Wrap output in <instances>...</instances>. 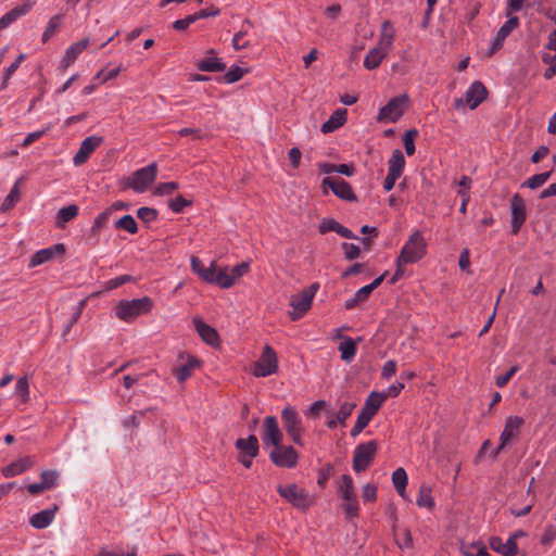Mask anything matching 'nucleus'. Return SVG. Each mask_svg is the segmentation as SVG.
I'll list each match as a JSON object with an SVG mask.
<instances>
[{
    "mask_svg": "<svg viewBox=\"0 0 556 556\" xmlns=\"http://www.w3.org/2000/svg\"><path fill=\"white\" fill-rule=\"evenodd\" d=\"M394 40V26L390 21H384L381 25L377 46L371 48L364 58V67L369 71L379 67L392 49Z\"/></svg>",
    "mask_w": 556,
    "mask_h": 556,
    "instance_id": "1",
    "label": "nucleus"
},
{
    "mask_svg": "<svg viewBox=\"0 0 556 556\" xmlns=\"http://www.w3.org/2000/svg\"><path fill=\"white\" fill-rule=\"evenodd\" d=\"M153 302L149 296L132 300H121L115 306V315L125 323H131L137 317L151 312Z\"/></svg>",
    "mask_w": 556,
    "mask_h": 556,
    "instance_id": "2",
    "label": "nucleus"
},
{
    "mask_svg": "<svg viewBox=\"0 0 556 556\" xmlns=\"http://www.w3.org/2000/svg\"><path fill=\"white\" fill-rule=\"evenodd\" d=\"M427 253V242L419 230L414 231L399 254V263H417Z\"/></svg>",
    "mask_w": 556,
    "mask_h": 556,
    "instance_id": "3",
    "label": "nucleus"
},
{
    "mask_svg": "<svg viewBox=\"0 0 556 556\" xmlns=\"http://www.w3.org/2000/svg\"><path fill=\"white\" fill-rule=\"evenodd\" d=\"M156 176L157 165L156 163H151L125 178L124 185L137 193H143L155 181Z\"/></svg>",
    "mask_w": 556,
    "mask_h": 556,
    "instance_id": "4",
    "label": "nucleus"
},
{
    "mask_svg": "<svg viewBox=\"0 0 556 556\" xmlns=\"http://www.w3.org/2000/svg\"><path fill=\"white\" fill-rule=\"evenodd\" d=\"M488 97V90L480 80H475L467 88L463 97L455 99L454 108L457 111L477 109Z\"/></svg>",
    "mask_w": 556,
    "mask_h": 556,
    "instance_id": "5",
    "label": "nucleus"
},
{
    "mask_svg": "<svg viewBox=\"0 0 556 556\" xmlns=\"http://www.w3.org/2000/svg\"><path fill=\"white\" fill-rule=\"evenodd\" d=\"M408 102L409 98L406 93L390 99L380 109L377 121L380 123H396L404 115Z\"/></svg>",
    "mask_w": 556,
    "mask_h": 556,
    "instance_id": "6",
    "label": "nucleus"
},
{
    "mask_svg": "<svg viewBox=\"0 0 556 556\" xmlns=\"http://www.w3.org/2000/svg\"><path fill=\"white\" fill-rule=\"evenodd\" d=\"M377 451L378 444L374 440L356 445L353 455L354 471L357 473L365 471L375 459Z\"/></svg>",
    "mask_w": 556,
    "mask_h": 556,
    "instance_id": "7",
    "label": "nucleus"
},
{
    "mask_svg": "<svg viewBox=\"0 0 556 556\" xmlns=\"http://www.w3.org/2000/svg\"><path fill=\"white\" fill-rule=\"evenodd\" d=\"M282 426L292 441L302 445L303 426L299 413L293 407H285L281 412Z\"/></svg>",
    "mask_w": 556,
    "mask_h": 556,
    "instance_id": "8",
    "label": "nucleus"
},
{
    "mask_svg": "<svg viewBox=\"0 0 556 556\" xmlns=\"http://www.w3.org/2000/svg\"><path fill=\"white\" fill-rule=\"evenodd\" d=\"M277 491L281 497L298 508L306 509L313 503V498L309 494L294 483L287 485L280 484L278 485Z\"/></svg>",
    "mask_w": 556,
    "mask_h": 556,
    "instance_id": "9",
    "label": "nucleus"
},
{
    "mask_svg": "<svg viewBox=\"0 0 556 556\" xmlns=\"http://www.w3.org/2000/svg\"><path fill=\"white\" fill-rule=\"evenodd\" d=\"M525 419L519 416H508L505 420L504 429L500 435V444L491 451V455L496 457L502 450H504L513 439L517 438Z\"/></svg>",
    "mask_w": 556,
    "mask_h": 556,
    "instance_id": "10",
    "label": "nucleus"
},
{
    "mask_svg": "<svg viewBox=\"0 0 556 556\" xmlns=\"http://www.w3.org/2000/svg\"><path fill=\"white\" fill-rule=\"evenodd\" d=\"M278 369V358L276 352L265 345L260 359L253 366V375L255 377H268Z\"/></svg>",
    "mask_w": 556,
    "mask_h": 556,
    "instance_id": "11",
    "label": "nucleus"
},
{
    "mask_svg": "<svg viewBox=\"0 0 556 556\" xmlns=\"http://www.w3.org/2000/svg\"><path fill=\"white\" fill-rule=\"evenodd\" d=\"M269 458L278 467L293 468L298 464L299 455L292 446L279 444L270 452Z\"/></svg>",
    "mask_w": 556,
    "mask_h": 556,
    "instance_id": "12",
    "label": "nucleus"
},
{
    "mask_svg": "<svg viewBox=\"0 0 556 556\" xmlns=\"http://www.w3.org/2000/svg\"><path fill=\"white\" fill-rule=\"evenodd\" d=\"M282 433L279 429L278 421L274 416H267L263 422L262 440L265 445L274 447L281 444Z\"/></svg>",
    "mask_w": 556,
    "mask_h": 556,
    "instance_id": "13",
    "label": "nucleus"
},
{
    "mask_svg": "<svg viewBox=\"0 0 556 556\" xmlns=\"http://www.w3.org/2000/svg\"><path fill=\"white\" fill-rule=\"evenodd\" d=\"M321 186L324 188L325 187L330 188L331 191L338 198H340L342 200H345V201H355L356 200V195H355L351 185L341 178L332 179L330 177H326L323 179Z\"/></svg>",
    "mask_w": 556,
    "mask_h": 556,
    "instance_id": "14",
    "label": "nucleus"
},
{
    "mask_svg": "<svg viewBox=\"0 0 556 556\" xmlns=\"http://www.w3.org/2000/svg\"><path fill=\"white\" fill-rule=\"evenodd\" d=\"M312 303L313 301L302 291L292 294L289 302L292 308V311L289 312L290 319L293 321L301 319L309 311Z\"/></svg>",
    "mask_w": 556,
    "mask_h": 556,
    "instance_id": "15",
    "label": "nucleus"
},
{
    "mask_svg": "<svg viewBox=\"0 0 556 556\" xmlns=\"http://www.w3.org/2000/svg\"><path fill=\"white\" fill-rule=\"evenodd\" d=\"M519 25V18L517 16L509 17L497 30L495 36L491 39V46L489 54H494L497 50H500L506 40V38L510 35V33L517 28Z\"/></svg>",
    "mask_w": 556,
    "mask_h": 556,
    "instance_id": "16",
    "label": "nucleus"
},
{
    "mask_svg": "<svg viewBox=\"0 0 556 556\" xmlns=\"http://www.w3.org/2000/svg\"><path fill=\"white\" fill-rule=\"evenodd\" d=\"M510 212H511V230L517 233L521 226L525 224L527 218L526 204L523 199L519 194H515L510 200Z\"/></svg>",
    "mask_w": 556,
    "mask_h": 556,
    "instance_id": "17",
    "label": "nucleus"
},
{
    "mask_svg": "<svg viewBox=\"0 0 556 556\" xmlns=\"http://www.w3.org/2000/svg\"><path fill=\"white\" fill-rule=\"evenodd\" d=\"M194 330L199 337L211 346H217L219 344V334L215 328L204 323L200 316L192 318Z\"/></svg>",
    "mask_w": 556,
    "mask_h": 556,
    "instance_id": "18",
    "label": "nucleus"
},
{
    "mask_svg": "<svg viewBox=\"0 0 556 556\" xmlns=\"http://www.w3.org/2000/svg\"><path fill=\"white\" fill-rule=\"evenodd\" d=\"M102 138L98 136H90L85 138L81 141L78 151L75 153L73 157L74 165L80 166L84 163H86L90 154L100 146Z\"/></svg>",
    "mask_w": 556,
    "mask_h": 556,
    "instance_id": "19",
    "label": "nucleus"
},
{
    "mask_svg": "<svg viewBox=\"0 0 556 556\" xmlns=\"http://www.w3.org/2000/svg\"><path fill=\"white\" fill-rule=\"evenodd\" d=\"M36 0H24L21 5H17L3 14L0 17V31L8 28L20 17L25 16L35 5Z\"/></svg>",
    "mask_w": 556,
    "mask_h": 556,
    "instance_id": "20",
    "label": "nucleus"
},
{
    "mask_svg": "<svg viewBox=\"0 0 556 556\" xmlns=\"http://www.w3.org/2000/svg\"><path fill=\"white\" fill-rule=\"evenodd\" d=\"M88 38H84L71 45L66 49L65 54L60 62V68L65 71L67 67H70L77 60V58L88 48Z\"/></svg>",
    "mask_w": 556,
    "mask_h": 556,
    "instance_id": "21",
    "label": "nucleus"
},
{
    "mask_svg": "<svg viewBox=\"0 0 556 556\" xmlns=\"http://www.w3.org/2000/svg\"><path fill=\"white\" fill-rule=\"evenodd\" d=\"M35 465V458L31 456L21 457L2 469V475L5 478H12L18 476L28 469H30Z\"/></svg>",
    "mask_w": 556,
    "mask_h": 556,
    "instance_id": "22",
    "label": "nucleus"
},
{
    "mask_svg": "<svg viewBox=\"0 0 556 556\" xmlns=\"http://www.w3.org/2000/svg\"><path fill=\"white\" fill-rule=\"evenodd\" d=\"M64 247L63 244H55L49 248L41 249L37 251L30 258L28 266L30 268L39 266L50 260H52L56 254H63Z\"/></svg>",
    "mask_w": 556,
    "mask_h": 556,
    "instance_id": "23",
    "label": "nucleus"
},
{
    "mask_svg": "<svg viewBox=\"0 0 556 556\" xmlns=\"http://www.w3.org/2000/svg\"><path fill=\"white\" fill-rule=\"evenodd\" d=\"M355 406L356 405L354 403H342L337 413L329 415L327 427L329 429H336L339 424L343 426L345 420L352 415Z\"/></svg>",
    "mask_w": 556,
    "mask_h": 556,
    "instance_id": "24",
    "label": "nucleus"
},
{
    "mask_svg": "<svg viewBox=\"0 0 556 556\" xmlns=\"http://www.w3.org/2000/svg\"><path fill=\"white\" fill-rule=\"evenodd\" d=\"M56 510H58V507L53 506L52 508H47V509L40 510L39 513L34 514L29 518L30 526L34 527L35 529H39V530L49 527L55 518Z\"/></svg>",
    "mask_w": 556,
    "mask_h": 556,
    "instance_id": "25",
    "label": "nucleus"
},
{
    "mask_svg": "<svg viewBox=\"0 0 556 556\" xmlns=\"http://www.w3.org/2000/svg\"><path fill=\"white\" fill-rule=\"evenodd\" d=\"M208 283L217 285L223 289H228L233 286L232 278L230 277L229 267H217L214 262V269L210 276Z\"/></svg>",
    "mask_w": 556,
    "mask_h": 556,
    "instance_id": "26",
    "label": "nucleus"
},
{
    "mask_svg": "<svg viewBox=\"0 0 556 556\" xmlns=\"http://www.w3.org/2000/svg\"><path fill=\"white\" fill-rule=\"evenodd\" d=\"M490 547L502 556H516L518 553L517 544L509 539L504 542L500 536L490 539Z\"/></svg>",
    "mask_w": 556,
    "mask_h": 556,
    "instance_id": "27",
    "label": "nucleus"
},
{
    "mask_svg": "<svg viewBox=\"0 0 556 556\" xmlns=\"http://www.w3.org/2000/svg\"><path fill=\"white\" fill-rule=\"evenodd\" d=\"M236 447L247 457L254 458L258 454V440L255 435H250L248 439H238Z\"/></svg>",
    "mask_w": 556,
    "mask_h": 556,
    "instance_id": "28",
    "label": "nucleus"
},
{
    "mask_svg": "<svg viewBox=\"0 0 556 556\" xmlns=\"http://www.w3.org/2000/svg\"><path fill=\"white\" fill-rule=\"evenodd\" d=\"M383 403L384 395H381L379 392H371L366 399L364 407L361 412L372 418Z\"/></svg>",
    "mask_w": 556,
    "mask_h": 556,
    "instance_id": "29",
    "label": "nucleus"
},
{
    "mask_svg": "<svg viewBox=\"0 0 556 556\" xmlns=\"http://www.w3.org/2000/svg\"><path fill=\"white\" fill-rule=\"evenodd\" d=\"M346 121V111L339 109L332 113L330 118L321 125L324 134L332 132L340 128Z\"/></svg>",
    "mask_w": 556,
    "mask_h": 556,
    "instance_id": "30",
    "label": "nucleus"
},
{
    "mask_svg": "<svg viewBox=\"0 0 556 556\" xmlns=\"http://www.w3.org/2000/svg\"><path fill=\"white\" fill-rule=\"evenodd\" d=\"M416 505L420 508H426L429 510L434 508L435 503L432 496V488L429 484L422 483L419 486Z\"/></svg>",
    "mask_w": 556,
    "mask_h": 556,
    "instance_id": "31",
    "label": "nucleus"
},
{
    "mask_svg": "<svg viewBox=\"0 0 556 556\" xmlns=\"http://www.w3.org/2000/svg\"><path fill=\"white\" fill-rule=\"evenodd\" d=\"M407 481H408V478H407V473L404 468L399 467L397 469H395L393 471L392 482H393V485H394L396 492L403 500L408 501L409 498L406 493Z\"/></svg>",
    "mask_w": 556,
    "mask_h": 556,
    "instance_id": "32",
    "label": "nucleus"
},
{
    "mask_svg": "<svg viewBox=\"0 0 556 556\" xmlns=\"http://www.w3.org/2000/svg\"><path fill=\"white\" fill-rule=\"evenodd\" d=\"M405 157L401 150L395 149L388 161V173L401 177L405 168Z\"/></svg>",
    "mask_w": 556,
    "mask_h": 556,
    "instance_id": "33",
    "label": "nucleus"
},
{
    "mask_svg": "<svg viewBox=\"0 0 556 556\" xmlns=\"http://www.w3.org/2000/svg\"><path fill=\"white\" fill-rule=\"evenodd\" d=\"M199 366V361L195 357H188L187 362L175 368L174 375L179 382L187 380L192 371Z\"/></svg>",
    "mask_w": 556,
    "mask_h": 556,
    "instance_id": "34",
    "label": "nucleus"
},
{
    "mask_svg": "<svg viewBox=\"0 0 556 556\" xmlns=\"http://www.w3.org/2000/svg\"><path fill=\"white\" fill-rule=\"evenodd\" d=\"M459 190L458 195L462 198V203L459 206V212L465 214L467 211L468 202L470 201V187H471V178L468 176H463L458 181Z\"/></svg>",
    "mask_w": 556,
    "mask_h": 556,
    "instance_id": "35",
    "label": "nucleus"
},
{
    "mask_svg": "<svg viewBox=\"0 0 556 556\" xmlns=\"http://www.w3.org/2000/svg\"><path fill=\"white\" fill-rule=\"evenodd\" d=\"M338 350L341 353V358L346 363H351L357 352L356 341L350 337H345L339 344Z\"/></svg>",
    "mask_w": 556,
    "mask_h": 556,
    "instance_id": "36",
    "label": "nucleus"
},
{
    "mask_svg": "<svg viewBox=\"0 0 556 556\" xmlns=\"http://www.w3.org/2000/svg\"><path fill=\"white\" fill-rule=\"evenodd\" d=\"M338 490L343 501H350L353 500L354 497H357L354 492L353 479L349 475L341 476L338 484Z\"/></svg>",
    "mask_w": 556,
    "mask_h": 556,
    "instance_id": "37",
    "label": "nucleus"
},
{
    "mask_svg": "<svg viewBox=\"0 0 556 556\" xmlns=\"http://www.w3.org/2000/svg\"><path fill=\"white\" fill-rule=\"evenodd\" d=\"M190 265L194 274H197L203 281L208 282L212 270L214 269V261L211 262L208 267H205L199 257L192 256Z\"/></svg>",
    "mask_w": 556,
    "mask_h": 556,
    "instance_id": "38",
    "label": "nucleus"
},
{
    "mask_svg": "<svg viewBox=\"0 0 556 556\" xmlns=\"http://www.w3.org/2000/svg\"><path fill=\"white\" fill-rule=\"evenodd\" d=\"M198 68L203 72H223L226 64L216 56H206L198 63Z\"/></svg>",
    "mask_w": 556,
    "mask_h": 556,
    "instance_id": "39",
    "label": "nucleus"
},
{
    "mask_svg": "<svg viewBox=\"0 0 556 556\" xmlns=\"http://www.w3.org/2000/svg\"><path fill=\"white\" fill-rule=\"evenodd\" d=\"M29 393L28 377H20L15 383L14 395L18 396L22 403H26L29 401Z\"/></svg>",
    "mask_w": 556,
    "mask_h": 556,
    "instance_id": "40",
    "label": "nucleus"
},
{
    "mask_svg": "<svg viewBox=\"0 0 556 556\" xmlns=\"http://www.w3.org/2000/svg\"><path fill=\"white\" fill-rule=\"evenodd\" d=\"M460 551L464 556H490L485 545L481 542L463 544Z\"/></svg>",
    "mask_w": 556,
    "mask_h": 556,
    "instance_id": "41",
    "label": "nucleus"
},
{
    "mask_svg": "<svg viewBox=\"0 0 556 556\" xmlns=\"http://www.w3.org/2000/svg\"><path fill=\"white\" fill-rule=\"evenodd\" d=\"M114 227L116 229L125 230L131 235H135L138 231L137 223L131 215H124L121 217L115 222Z\"/></svg>",
    "mask_w": 556,
    "mask_h": 556,
    "instance_id": "42",
    "label": "nucleus"
},
{
    "mask_svg": "<svg viewBox=\"0 0 556 556\" xmlns=\"http://www.w3.org/2000/svg\"><path fill=\"white\" fill-rule=\"evenodd\" d=\"M244 26L252 27V22L244 20L242 28L233 35L232 47L237 51L249 47V41H242V38L248 35V29H245Z\"/></svg>",
    "mask_w": 556,
    "mask_h": 556,
    "instance_id": "43",
    "label": "nucleus"
},
{
    "mask_svg": "<svg viewBox=\"0 0 556 556\" xmlns=\"http://www.w3.org/2000/svg\"><path fill=\"white\" fill-rule=\"evenodd\" d=\"M61 22H62V16L59 14L52 16L49 20L48 25L41 36L42 42L46 43L55 35L56 30L59 29V27L61 25Z\"/></svg>",
    "mask_w": 556,
    "mask_h": 556,
    "instance_id": "44",
    "label": "nucleus"
},
{
    "mask_svg": "<svg viewBox=\"0 0 556 556\" xmlns=\"http://www.w3.org/2000/svg\"><path fill=\"white\" fill-rule=\"evenodd\" d=\"M248 72V68H243L238 65H231L224 75V81L227 84H233L240 80Z\"/></svg>",
    "mask_w": 556,
    "mask_h": 556,
    "instance_id": "45",
    "label": "nucleus"
},
{
    "mask_svg": "<svg viewBox=\"0 0 556 556\" xmlns=\"http://www.w3.org/2000/svg\"><path fill=\"white\" fill-rule=\"evenodd\" d=\"M20 180H17L12 189L10 190L9 194L5 197L4 201L1 204L2 211H9L11 210L15 203L20 200V189H18Z\"/></svg>",
    "mask_w": 556,
    "mask_h": 556,
    "instance_id": "46",
    "label": "nucleus"
},
{
    "mask_svg": "<svg viewBox=\"0 0 556 556\" xmlns=\"http://www.w3.org/2000/svg\"><path fill=\"white\" fill-rule=\"evenodd\" d=\"M40 477L47 490H52L59 484L60 473L56 470H43Z\"/></svg>",
    "mask_w": 556,
    "mask_h": 556,
    "instance_id": "47",
    "label": "nucleus"
},
{
    "mask_svg": "<svg viewBox=\"0 0 556 556\" xmlns=\"http://www.w3.org/2000/svg\"><path fill=\"white\" fill-rule=\"evenodd\" d=\"M551 176V172L540 173L531 176L528 178L523 184L522 187H527L529 189H536L541 186H543L547 179Z\"/></svg>",
    "mask_w": 556,
    "mask_h": 556,
    "instance_id": "48",
    "label": "nucleus"
},
{
    "mask_svg": "<svg viewBox=\"0 0 556 556\" xmlns=\"http://www.w3.org/2000/svg\"><path fill=\"white\" fill-rule=\"evenodd\" d=\"M78 214L77 205H67L58 212V223L65 224L75 218Z\"/></svg>",
    "mask_w": 556,
    "mask_h": 556,
    "instance_id": "49",
    "label": "nucleus"
},
{
    "mask_svg": "<svg viewBox=\"0 0 556 556\" xmlns=\"http://www.w3.org/2000/svg\"><path fill=\"white\" fill-rule=\"evenodd\" d=\"M418 136L417 129H409L405 132L403 137V144L405 147V152L407 155H413L415 153V138Z\"/></svg>",
    "mask_w": 556,
    "mask_h": 556,
    "instance_id": "50",
    "label": "nucleus"
},
{
    "mask_svg": "<svg viewBox=\"0 0 556 556\" xmlns=\"http://www.w3.org/2000/svg\"><path fill=\"white\" fill-rule=\"evenodd\" d=\"M395 542L401 549L409 548L413 546V538L410 532L407 529H403L402 531L395 534Z\"/></svg>",
    "mask_w": 556,
    "mask_h": 556,
    "instance_id": "51",
    "label": "nucleus"
},
{
    "mask_svg": "<svg viewBox=\"0 0 556 556\" xmlns=\"http://www.w3.org/2000/svg\"><path fill=\"white\" fill-rule=\"evenodd\" d=\"M371 419L372 418L361 412L357 416L355 425L351 429V437H357L368 426Z\"/></svg>",
    "mask_w": 556,
    "mask_h": 556,
    "instance_id": "52",
    "label": "nucleus"
},
{
    "mask_svg": "<svg viewBox=\"0 0 556 556\" xmlns=\"http://www.w3.org/2000/svg\"><path fill=\"white\" fill-rule=\"evenodd\" d=\"M137 216L144 223H152L157 218V211L152 207H140L137 211Z\"/></svg>",
    "mask_w": 556,
    "mask_h": 556,
    "instance_id": "53",
    "label": "nucleus"
},
{
    "mask_svg": "<svg viewBox=\"0 0 556 556\" xmlns=\"http://www.w3.org/2000/svg\"><path fill=\"white\" fill-rule=\"evenodd\" d=\"M110 215H111V210H105L102 213L97 215V217L94 218L92 226H91V230L93 233L99 232L100 229L104 227V225L109 220Z\"/></svg>",
    "mask_w": 556,
    "mask_h": 556,
    "instance_id": "54",
    "label": "nucleus"
},
{
    "mask_svg": "<svg viewBox=\"0 0 556 556\" xmlns=\"http://www.w3.org/2000/svg\"><path fill=\"white\" fill-rule=\"evenodd\" d=\"M190 204L191 202L189 200L185 199L182 195H178L169 201L168 206L174 213H181L185 207Z\"/></svg>",
    "mask_w": 556,
    "mask_h": 556,
    "instance_id": "55",
    "label": "nucleus"
},
{
    "mask_svg": "<svg viewBox=\"0 0 556 556\" xmlns=\"http://www.w3.org/2000/svg\"><path fill=\"white\" fill-rule=\"evenodd\" d=\"M342 508L349 518H354L358 515L359 506L357 497L350 501H344Z\"/></svg>",
    "mask_w": 556,
    "mask_h": 556,
    "instance_id": "56",
    "label": "nucleus"
},
{
    "mask_svg": "<svg viewBox=\"0 0 556 556\" xmlns=\"http://www.w3.org/2000/svg\"><path fill=\"white\" fill-rule=\"evenodd\" d=\"M341 248L344 252L346 260L349 261L357 258L361 254L359 247L354 243L343 242Z\"/></svg>",
    "mask_w": 556,
    "mask_h": 556,
    "instance_id": "57",
    "label": "nucleus"
},
{
    "mask_svg": "<svg viewBox=\"0 0 556 556\" xmlns=\"http://www.w3.org/2000/svg\"><path fill=\"white\" fill-rule=\"evenodd\" d=\"M176 189H178V184L175 181L161 182L157 185L155 189L156 195H168L172 194Z\"/></svg>",
    "mask_w": 556,
    "mask_h": 556,
    "instance_id": "58",
    "label": "nucleus"
},
{
    "mask_svg": "<svg viewBox=\"0 0 556 556\" xmlns=\"http://www.w3.org/2000/svg\"><path fill=\"white\" fill-rule=\"evenodd\" d=\"M404 388H405L404 382L396 381L395 383L389 386L387 388V390H384L383 392H379V393L381 395H384V401H386L388 397H396L402 392V390Z\"/></svg>",
    "mask_w": 556,
    "mask_h": 556,
    "instance_id": "59",
    "label": "nucleus"
},
{
    "mask_svg": "<svg viewBox=\"0 0 556 556\" xmlns=\"http://www.w3.org/2000/svg\"><path fill=\"white\" fill-rule=\"evenodd\" d=\"M396 362L393 359H389L383 364L381 370V378L384 380H390L396 374Z\"/></svg>",
    "mask_w": 556,
    "mask_h": 556,
    "instance_id": "60",
    "label": "nucleus"
},
{
    "mask_svg": "<svg viewBox=\"0 0 556 556\" xmlns=\"http://www.w3.org/2000/svg\"><path fill=\"white\" fill-rule=\"evenodd\" d=\"M249 270V263L242 262L232 268H229L230 277L232 278V282L235 283L240 277L245 275Z\"/></svg>",
    "mask_w": 556,
    "mask_h": 556,
    "instance_id": "61",
    "label": "nucleus"
},
{
    "mask_svg": "<svg viewBox=\"0 0 556 556\" xmlns=\"http://www.w3.org/2000/svg\"><path fill=\"white\" fill-rule=\"evenodd\" d=\"M518 366H513L508 371L496 377L495 383L498 388H504L513 376L517 372Z\"/></svg>",
    "mask_w": 556,
    "mask_h": 556,
    "instance_id": "62",
    "label": "nucleus"
},
{
    "mask_svg": "<svg viewBox=\"0 0 556 556\" xmlns=\"http://www.w3.org/2000/svg\"><path fill=\"white\" fill-rule=\"evenodd\" d=\"M340 223L334 220L333 218H324L319 224V232L327 233L329 231H337V227Z\"/></svg>",
    "mask_w": 556,
    "mask_h": 556,
    "instance_id": "63",
    "label": "nucleus"
},
{
    "mask_svg": "<svg viewBox=\"0 0 556 556\" xmlns=\"http://www.w3.org/2000/svg\"><path fill=\"white\" fill-rule=\"evenodd\" d=\"M556 539V526L548 525L542 535L541 542L543 545H551Z\"/></svg>",
    "mask_w": 556,
    "mask_h": 556,
    "instance_id": "64",
    "label": "nucleus"
}]
</instances>
